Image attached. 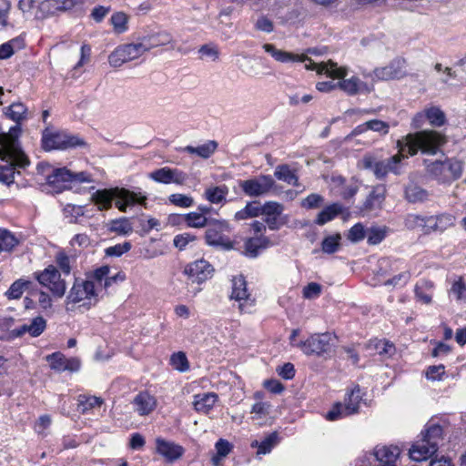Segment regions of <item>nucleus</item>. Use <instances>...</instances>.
Returning a JSON list of instances; mask_svg holds the SVG:
<instances>
[{"mask_svg": "<svg viewBox=\"0 0 466 466\" xmlns=\"http://www.w3.org/2000/svg\"><path fill=\"white\" fill-rule=\"evenodd\" d=\"M446 142V137L435 130L410 133L397 141L399 151L394 156L378 160L369 155L361 159L360 164L363 168L371 170L378 179H383L390 173L399 176L402 173L403 160L409 156H415L419 151L435 155Z\"/></svg>", "mask_w": 466, "mask_h": 466, "instance_id": "f257e3e1", "label": "nucleus"}, {"mask_svg": "<svg viewBox=\"0 0 466 466\" xmlns=\"http://www.w3.org/2000/svg\"><path fill=\"white\" fill-rule=\"evenodd\" d=\"M262 48L277 62L305 63V68L308 70H315L318 74H326L333 79H339V88L349 96L369 94L373 90V85H370L361 80L358 76L353 75L347 77L348 68L346 66H339L337 63L331 60L319 63L314 62L307 55H299L282 49H278L276 46L268 43L263 44Z\"/></svg>", "mask_w": 466, "mask_h": 466, "instance_id": "f03ea898", "label": "nucleus"}, {"mask_svg": "<svg viewBox=\"0 0 466 466\" xmlns=\"http://www.w3.org/2000/svg\"><path fill=\"white\" fill-rule=\"evenodd\" d=\"M108 266H102L86 274L85 279H76L66 299L68 311L76 309L87 310L95 306L102 293L117 279L124 280L120 273L109 276Z\"/></svg>", "mask_w": 466, "mask_h": 466, "instance_id": "7ed1b4c3", "label": "nucleus"}, {"mask_svg": "<svg viewBox=\"0 0 466 466\" xmlns=\"http://www.w3.org/2000/svg\"><path fill=\"white\" fill-rule=\"evenodd\" d=\"M19 128L12 127L8 133L0 134V182L10 185L14 182L15 167L25 168L29 165L27 157L18 143Z\"/></svg>", "mask_w": 466, "mask_h": 466, "instance_id": "20e7f679", "label": "nucleus"}, {"mask_svg": "<svg viewBox=\"0 0 466 466\" xmlns=\"http://www.w3.org/2000/svg\"><path fill=\"white\" fill-rule=\"evenodd\" d=\"M91 200L99 210H107L112 207V201L121 212H126L127 207L135 204L146 205L147 197L140 193H135L124 187H112L109 189L96 190L91 197Z\"/></svg>", "mask_w": 466, "mask_h": 466, "instance_id": "39448f33", "label": "nucleus"}, {"mask_svg": "<svg viewBox=\"0 0 466 466\" xmlns=\"http://www.w3.org/2000/svg\"><path fill=\"white\" fill-rule=\"evenodd\" d=\"M442 436L443 430L440 425L427 424L425 430L420 433V438L410 449V459L415 461H422L431 458L438 451Z\"/></svg>", "mask_w": 466, "mask_h": 466, "instance_id": "423d86ee", "label": "nucleus"}, {"mask_svg": "<svg viewBox=\"0 0 466 466\" xmlns=\"http://www.w3.org/2000/svg\"><path fill=\"white\" fill-rule=\"evenodd\" d=\"M149 50L150 45L146 38L138 43L121 45L108 56V63L113 67H119L125 63L139 58Z\"/></svg>", "mask_w": 466, "mask_h": 466, "instance_id": "0eeeda50", "label": "nucleus"}, {"mask_svg": "<svg viewBox=\"0 0 466 466\" xmlns=\"http://www.w3.org/2000/svg\"><path fill=\"white\" fill-rule=\"evenodd\" d=\"M425 164L428 174L441 182L457 179L462 173V163L454 158L425 161Z\"/></svg>", "mask_w": 466, "mask_h": 466, "instance_id": "6e6552de", "label": "nucleus"}, {"mask_svg": "<svg viewBox=\"0 0 466 466\" xmlns=\"http://www.w3.org/2000/svg\"><path fill=\"white\" fill-rule=\"evenodd\" d=\"M84 144L79 137L49 127L43 131L42 145L45 150L66 149Z\"/></svg>", "mask_w": 466, "mask_h": 466, "instance_id": "1a4fd4ad", "label": "nucleus"}, {"mask_svg": "<svg viewBox=\"0 0 466 466\" xmlns=\"http://www.w3.org/2000/svg\"><path fill=\"white\" fill-rule=\"evenodd\" d=\"M335 340L336 336L329 332L315 333L295 346L299 348L306 355L321 356L331 350Z\"/></svg>", "mask_w": 466, "mask_h": 466, "instance_id": "9d476101", "label": "nucleus"}, {"mask_svg": "<svg viewBox=\"0 0 466 466\" xmlns=\"http://www.w3.org/2000/svg\"><path fill=\"white\" fill-rule=\"evenodd\" d=\"M360 400V389L357 386L346 394L343 403L337 402L333 405L332 409L327 413L326 419L329 420H337L357 413Z\"/></svg>", "mask_w": 466, "mask_h": 466, "instance_id": "9b49d317", "label": "nucleus"}, {"mask_svg": "<svg viewBox=\"0 0 466 466\" xmlns=\"http://www.w3.org/2000/svg\"><path fill=\"white\" fill-rule=\"evenodd\" d=\"M230 298L238 301V309L241 313H251L255 306V299L250 297L247 289V282L243 276L232 279V292Z\"/></svg>", "mask_w": 466, "mask_h": 466, "instance_id": "f8f14e48", "label": "nucleus"}, {"mask_svg": "<svg viewBox=\"0 0 466 466\" xmlns=\"http://www.w3.org/2000/svg\"><path fill=\"white\" fill-rule=\"evenodd\" d=\"M38 282L49 289V290L56 296L61 298L66 292V282L61 279L60 273L54 266L47 267L42 272L35 274Z\"/></svg>", "mask_w": 466, "mask_h": 466, "instance_id": "ddd939ff", "label": "nucleus"}, {"mask_svg": "<svg viewBox=\"0 0 466 466\" xmlns=\"http://www.w3.org/2000/svg\"><path fill=\"white\" fill-rule=\"evenodd\" d=\"M274 184V179L270 176L262 175L255 178L240 181L239 187L247 196L259 197L267 195Z\"/></svg>", "mask_w": 466, "mask_h": 466, "instance_id": "4468645a", "label": "nucleus"}, {"mask_svg": "<svg viewBox=\"0 0 466 466\" xmlns=\"http://www.w3.org/2000/svg\"><path fill=\"white\" fill-rule=\"evenodd\" d=\"M370 76L373 82L400 79L405 76V62L395 59L386 66L375 68Z\"/></svg>", "mask_w": 466, "mask_h": 466, "instance_id": "2eb2a0df", "label": "nucleus"}, {"mask_svg": "<svg viewBox=\"0 0 466 466\" xmlns=\"http://www.w3.org/2000/svg\"><path fill=\"white\" fill-rule=\"evenodd\" d=\"M207 226L206 241L208 245L231 248L229 242L223 237V233L228 230V225L226 221L211 219Z\"/></svg>", "mask_w": 466, "mask_h": 466, "instance_id": "dca6fc26", "label": "nucleus"}, {"mask_svg": "<svg viewBox=\"0 0 466 466\" xmlns=\"http://www.w3.org/2000/svg\"><path fill=\"white\" fill-rule=\"evenodd\" d=\"M214 269L205 259H198L186 266L184 272L192 282L202 283L210 279Z\"/></svg>", "mask_w": 466, "mask_h": 466, "instance_id": "f3484780", "label": "nucleus"}, {"mask_svg": "<svg viewBox=\"0 0 466 466\" xmlns=\"http://www.w3.org/2000/svg\"><path fill=\"white\" fill-rule=\"evenodd\" d=\"M46 360L52 370L62 372V371H77L80 369L81 362L77 358L66 359L62 353L55 352L51 355L46 356Z\"/></svg>", "mask_w": 466, "mask_h": 466, "instance_id": "a211bd4d", "label": "nucleus"}, {"mask_svg": "<svg viewBox=\"0 0 466 466\" xmlns=\"http://www.w3.org/2000/svg\"><path fill=\"white\" fill-rule=\"evenodd\" d=\"M132 404L136 412L140 416H147L155 410L157 400L155 396L147 391H141L135 396Z\"/></svg>", "mask_w": 466, "mask_h": 466, "instance_id": "6ab92c4d", "label": "nucleus"}, {"mask_svg": "<svg viewBox=\"0 0 466 466\" xmlns=\"http://www.w3.org/2000/svg\"><path fill=\"white\" fill-rule=\"evenodd\" d=\"M156 450L157 453L168 461L179 459L184 453V448L182 446L162 438L156 439Z\"/></svg>", "mask_w": 466, "mask_h": 466, "instance_id": "aec40b11", "label": "nucleus"}, {"mask_svg": "<svg viewBox=\"0 0 466 466\" xmlns=\"http://www.w3.org/2000/svg\"><path fill=\"white\" fill-rule=\"evenodd\" d=\"M148 177L157 182L164 184L176 183L182 185L186 180V176L182 172L169 167L159 168L151 172Z\"/></svg>", "mask_w": 466, "mask_h": 466, "instance_id": "412c9836", "label": "nucleus"}, {"mask_svg": "<svg viewBox=\"0 0 466 466\" xmlns=\"http://www.w3.org/2000/svg\"><path fill=\"white\" fill-rule=\"evenodd\" d=\"M456 218L451 213H440L430 216L428 220V234L431 232H443L454 226Z\"/></svg>", "mask_w": 466, "mask_h": 466, "instance_id": "4be33fe9", "label": "nucleus"}, {"mask_svg": "<svg viewBox=\"0 0 466 466\" xmlns=\"http://www.w3.org/2000/svg\"><path fill=\"white\" fill-rule=\"evenodd\" d=\"M218 400V396L214 392L196 394L193 407L196 411L207 414L213 409Z\"/></svg>", "mask_w": 466, "mask_h": 466, "instance_id": "5701e85b", "label": "nucleus"}, {"mask_svg": "<svg viewBox=\"0 0 466 466\" xmlns=\"http://www.w3.org/2000/svg\"><path fill=\"white\" fill-rule=\"evenodd\" d=\"M271 245L269 239L265 236H254L246 239L244 243V254L249 258H256L260 249Z\"/></svg>", "mask_w": 466, "mask_h": 466, "instance_id": "b1692460", "label": "nucleus"}, {"mask_svg": "<svg viewBox=\"0 0 466 466\" xmlns=\"http://www.w3.org/2000/svg\"><path fill=\"white\" fill-rule=\"evenodd\" d=\"M400 452V449L397 446L378 445L374 449L373 455L381 464H386L394 463Z\"/></svg>", "mask_w": 466, "mask_h": 466, "instance_id": "393cba45", "label": "nucleus"}, {"mask_svg": "<svg viewBox=\"0 0 466 466\" xmlns=\"http://www.w3.org/2000/svg\"><path fill=\"white\" fill-rule=\"evenodd\" d=\"M46 328V319L41 317H35L31 319L30 323L24 324L15 329L17 336H22L28 333L31 337H38L43 333Z\"/></svg>", "mask_w": 466, "mask_h": 466, "instance_id": "a878e982", "label": "nucleus"}, {"mask_svg": "<svg viewBox=\"0 0 466 466\" xmlns=\"http://www.w3.org/2000/svg\"><path fill=\"white\" fill-rule=\"evenodd\" d=\"M73 181V173L63 167L57 168L47 177V183L58 191L66 187L65 183Z\"/></svg>", "mask_w": 466, "mask_h": 466, "instance_id": "bb28decb", "label": "nucleus"}, {"mask_svg": "<svg viewBox=\"0 0 466 466\" xmlns=\"http://www.w3.org/2000/svg\"><path fill=\"white\" fill-rule=\"evenodd\" d=\"M228 188L226 185L209 187L204 192V198L212 204H221L226 201Z\"/></svg>", "mask_w": 466, "mask_h": 466, "instance_id": "cd10ccee", "label": "nucleus"}, {"mask_svg": "<svg viewBox=\"0 0 466 466\" xmlns=\"http://www.w3.org/2000/svg\"><path fill=\"white\" fill-rule=\"evenodd\" d=\"M385 198V188L383 187H376L369 195L364 208L366 210H375L381 207L382 202Z\"/></svg>", "mask_w": 466, "mask_h": 466, "instance_id": "c85d7f7f", "label": "nucleus"}, {"mask_svg": "<svg viewBox=\"0 0 466 466\" xmlns=\"http://www.w3.org/2000/svg\"><path fill=\"white\" fill-rule=\"evenodd\" d=\"M5 115L20 129L19 123L26 118V108L22 103H14L5 108Z\"/></svg>", "mask_w": 466, "mask_h": 466, "instance_id": "c756f323", "label": "nucleus"}, {"mask_svg": "<svg viewBox=\"0 0 466 466\" xmlns=\"http://www.w3.org/2000/svg\"><path fill=\"white\" fill-rule=\"evenodd\" d=\"M217 147V142L210 140L198 147L187 146L184 148V151L189 154H197L202 158H208L216 151Z\"/></svg>", "mask_w": 466, "mask_h": 466, "instance_id": "7c9ffc66", "label": "nucleus"}, {"mask_svg": "<svg viewBox=\"0 0 466 466\" xmlns=\"http://www.w3.org/2000/svg\"><path fill=\"white\" fill-rule=\"evenodd\" d=\"M274 176L281 181L291 186L299 185V178L295 172L288 165H279L276 167Z\"/></svg>", "mask_w": 466, "mask_h": 466, "instance_id": "2f4dec72", "label": "nucleus"}, {"mask_svg": "<svg viewBox=\"0 0 466 466\" xmlns=\"http://www.w3.org/2000/svg\"><path fill=\"white\" fill-rule=\"evenodd\" d=\"M428 220L429 217L409 214L405 218V226L409 229H420L423 233L428 234Z\"/></svg>", "mask_w": 466, "mask_h": 466, "instance_id": "473e14b6", "label": "nucleus"}, {"mask_svg": "<svg viewBox=\"0 0 466 466\" xmlns=\"http://www.w3.org/2000/svg\"><path fill=\"white\" fill-rule=\"evenodd\" d=\"M433 284L431 281L423 280L415 288L416 297L419 301L430 304L432 298Z\"/></svg>", "mask_w": 466, "mask_h": 466, "instance_id": "72a5a7b5", "label": "nucleus"}, {"mask_svg": "<svg viewBox=\"0 0 466 466\" xmlns=\"http://www.w3.org/2000/svg\"><path fill=\"white\" fill-rule=\"evenodd\" d=\"M341 212V205L338 203L331 204L326 207L321 212H319L316 223L319 225H324L327 222L332 220L336 216H338Z\"/></svg>", "mask_w": 466, "mask_h": 466, "instance_id": "f704fd0d", "label": "nucleus"}, {"mask_svg": "<svg viewBox=\"0 0 466 466\" xmlns=\"http://www.w3.org/2000/svg\"><path fill=\"white\" fill-rule=\"evenodd\" d=\"M102 404L103 400L96 396L80 395L78 398V410L82 413L99 408Z\"/></svg>", "mask_w": 466, "mask_h": 466, "instance_id": "c9c22d12", "label": "nucleus"}, {"mask_svg": "<svg viewBox=\"0 0 466 466\" xmlns=\"http://www.w3.org/2000/svg\"><path fill=\"white\" fill-rule=\"evenodd\" d=\"M277 442L278 435L276 432H273L266 437L261 442H258V441H252L251 447L258 448V454H267L271 451Z\"/></svg>", "mask_w": 466, "mask_h": 466, "instance_id": "e433bc0d", "label": "nucleus"}, {"mask_svg": "<svg viewBox=\"0 0 466 466\" xmlns=\"http://www.w3.org/2000/svg\"><path fill=\"white\" fill-rule=\"evenodd\" d=\"M109 230L118 235H128L133 231V226L127 218H121L111 222Z\"/></svg>", "mask_w": 466, "mask_h": 466, "instance_id": "4c0bfd02", "label": "nucleus"}, {"mask_svg": "<svg viewBox=\"0 0 466 466\" xmlns=\"http://www.w3.org/2000/svg\"><path fill=\"white\" fill-rule=\"evenodd\" d=\"M427 120L432 127H441L446 122V116L442 110L439 107L431 106L426 108Z\"/></svg>", "mask_w": 466, "mask_h": 466, "instance_id": "58836bf2", "label": "nucleus"}, {"mask_svg": "<svg viewBox=\"0 0 466 466\" xmlns=\"http://www.w3.org/2000/svg\"><path fill=\"white\" fill-rule=\"evenodd\" d=\"M405 196L408 201L416 203L427 198V192L417 185L410 184L405 189Z\"/></svg>", "mask_w": 466, "mask_h": 466, "instance_id": "ea45409f", "label": "nucleus"}, {"mask_svg": "<svg viewBox=\"0 0 466 466\" xmlns=\"http://www.w3.org/2000/svg\"><path fill=\"white\" fill-rule=\"evenodd\" d=\"M24 46V41L22 38L17 37L10 40L0 46V59H6L10 57L15 49H19Z\"/></svg>", "mask_w": 466, "mask_h": 466, "instance_id": "a19ab883", "label": "nucleus"}, {"mask_svg": "<svg viewBox=\"0 0 466 466\" xmlns=\"http://www.w3.org/2000/svg\"><path fill=\"white\" fill-rule=\"evenodd\" d=\"M127 21L128 17L123 12L115 13L110 18L111 25L116 34H122L127 30Z\"/></svg>", "mask_w": 466, "mask_h": 466, "instance_id": "79ce46f5", "label": "nucleus"}, {"mask_svg": "<svg viewBox=\"0 0 466 466\" xmlns=\"http://www.w3.org/2000/svg\"><path fill=\"white\" fill-rule=\"evenodd\" d=\"M170 364L175 370L180 372H185L189 369L187 358L182 351L172 354L170 358Z\"/></svg>", "mask_w": 466, "mask_h": 466, "instance_id": "37998d69", "label": "nucleus"}, {"mask_svg": "<svg viewBox=\"0 0 466 466\" xmlns=\"http://www.w3.org/2000/svg\"><path fill=\"white\" fill-rule=\"evenodd\" d=\"M16 238L7 230H0V252L11 250L17 245Z\"/></svg>", "mask_w": 466, "mask_h": 466, "instance_id": "c03bdc74", "label": "nucleus"}, {"mask_svg": "<svg viewBox=\"0 0 466 466\" xmlns=\"http://www.w3.org/2000/svg\"><path fill=\"white\" fill-rule=\"evenodd\" d=\"M28 284V281L18 279L11 285L5 295L10 299H19L23 295L24 290L27 288Z\"/></svg>", "mask_w": 466, "mask_h": 466, "instance_id": "a18cd8bd", "label": "nucleus"}, {"mask_svg": "<svg viewBox=\"0 0 466 466\" xmlns=\"http://www.w3.org/2000/svg\"><path fill=\"white\" fill-rule=\"evenodd\" d=\"M56 262L62 272L68 275L71 271L72 264L75 262V258L67 256L64 252H58L56 256Z\"/></svg>", "mask_w": 466, "mask_h": 466, "instance_id": "49530a36", "label": "nucleus"}, {"mask_svg": "<svg viewBox=\"0 0 466 466\" xmlns=\"http://www.w3.org/2000/svg\"><path fill=\"white\" fill-rule=\"evenodd\" d=\"M198 53L200 54L201 58H206L213 62L217 61L219 57V49L214 44L202 46L199 48Z\"/></svg>", "mask_w": 466, "mask_h": 466, "instance_id": "de8ad7c7", "label": "nucleus"}, {"mask_svg": "<svg viewBox=\"0 0 466 466\" xmlns=\"http://www.w3.org/2000/svg\"><path fill=\"white\" fill-rule=\"evenodd\" d=\"M185 220L187 224L192 228H202L209 222L203 214L197 212H190L186 215Z\"/></svg>", "mask_w": 466, "mask_h": 466, "instance_id": "09e8293b", "label": "nucleus"}, {"mask_svg": "<svg viewBox=\"0 0 466 466\" xmlns=\"http://www.w3.org/2000/svg\"><path fill=\"white\" fill-rule=\"evenodd\" d=\"M147 43L150 45V49L170 44L172 42V36L168 33H159L156 35L145 37Z\"/></svg>", "mask_w": 466, "mask_h": 466, "instance_id": "8fccbe9b", "label": "nucleus"}, {"mask_svg": "<svg viewBox=\"0 0 466 466\" xmlns=\"http://www.w3.org/2000/svg\"><path fill=\"white\" fill-rule=\"evenodd\" d=\"M283 210V205L276 201H267L262 206V215L265 217L280 216L282 215Z\"/></svg>", "mask_w": 466, "mask_h": 466, "instance_id": "3c124183", "label": "nucleus"}, {"mask_svg": "<svg viewBox=\"0 0 466 466\" xmlns=\"http://www.w3.org/2000/svg\"><path fill=\"white\" fill-rule=\"evenodd\" d=\"M339 240L340 236L339 234L325 238L322 241V250L328 254L336 252L339 246Z\"/></svg>", "mask_w": 466, "mask_h": 466, "instance_id": "603ef678", "label": "nucleus"}, {"mask_svg": "<svg viewBox=\"0 0 466 466\" xmlns=\"http://www.w3.org/2000/svg\"><path fill=\"white\" fill-rule=\"evenodd\" d=\"M64 215L71 223H75L77 218L84 215V207L68 204L64 208Z\"/></svg>", "mask_w": 466, "mask_h": 466, "instance_id": "864d4df0", "label": "nucleus"}, {"mask_svg": "<svg viewBox=\"0 0 466 466\" xmlns=\"http://www.w3.org/2000/svg\"><path fill=\"white\" fill-rule=\"evenodd\" d=\"M168 200L170 203L181 208H189L194 203L191 197L183 194H172L169 196Z\"/></svg>", "mask_w": 466, "mask_h": 466, "instance_id": "5fc2aeb1", "label": "nucleus"}, {"mask_svg": "<svg viewBox=\"0 0 466 466\" xmlns=\"http://www.w3.org/2000/svg\"><path fill=\"white\" fill-rule=\"evenodd\" d=\"M265 223L268 225L269 229L278 230L282 226H284L288 223V216L287 215L268 216V217H266Z\"/></svg>", "mask_w": 466, "mask_h": 466, "instance_id": "6e6d98bb", "label": "nucleus"}, {"mask_svg": "<svg viewBox=\"0 0 466 466\" xmlns=\"http://www.w3.org/2000/svg\"><path fill=\"white\" fill-rule=\"evenodd\" d=\"M254 27L258 31H261L264 33H271L274 30L273 22L265 15H260L254 23Z\"/></svg>", "mask_w": 466, "mask_h": 466, "instance_id": "4d7b16f0", "label": "nucleus"}, {"mask_svg": "<svg viewBox=\"0 0 466 466\" xmlns=\"http://www.w3.org/2000/svg\"><path fill=\"white\" fill-rule=\"evenodd\" d=\"M131 248L130 242H124L122 244H116L115 246L109 247L106 248V255L107 256H114V257H120L124 253H127Z\"/></svg>", "mask_w": 466, "mask_h": 466, "instance_id": "13d9d810", "label": "nucleus"}, {"mask_svg": "<svg viewBox=\"0 0 466 466\" xmlns=\"http://www.w3.org/2000/svg\"><path fill=\"white\" fill-rule=\"evenodd\" d=\"M373 343L374 349L379 354L382 355H392L395 351L394 345L388 340L380 339L376 340Z\"/></svg>", "mask_w": 466, "mask_h": 466, "instance_id": "bf43d9fd", "label": "nucleus"}, {"mask_svg": "<svg viewBox=\"0 0 466 466\" xmlns=\"http://www.w3.org/2000/svg\"><path fill=\"white\" fill-rule=\"evenodd\" d=\"M321 286L316 282H310L303 289V297L308 299H314L319 297Z\"/></svg>", "mask_w": 466, "mask_h": 466, "instance_id": "052dcab7", "label": "nucleus"}, {"mask_svg": "<svg viewBox=\"0 0 466 466\" xmlns=\"http://www.w3.org/2000/svg\"><path fill=\"white\" fill-rule=\"evenodd\" d=\"M451 295L458 301L466 300V286L461 279L453 283Z\"/></svg>", "mask_w": 466, "mask_h": 466, "instance_id": "680f3d73", "label": "nucleus"}, {"mask_svg": "<svg viewBox=\"0 0 466 466\" xmlns=\"http://www.w3.org/2000/svg\"><path fill=\"white\" fill-rule=\"evenodd\" d=\"M367 122L369 130L380 133V135H387L389 133L390 126L388 123L379 119H373Z\"/></svg>", "mask_w": 466, "mask_h": 466, "instance_id": "e2e57ef3", "label": "nucleus"}, {"mask_svg": "<svg viewBox=\"0 0 466 466\" xmlns=\"http://www.w3.org/2000/svg\"><path fill=\"white\" fill-rule=\"evenodd\" d=\"M51 417L49 415H42L38 418V420L35 423V431L39 435H46V431L49 428L51 425Z\"/></svg>", "mask_w": 466, "mask_h": 466, "instance_id": "0e129e2a", "label": "nucleus"}, {"mask_svg": "<svg viewBox=\"0 0 466 466\" xmlns=\"http://www.w3.org/2000/svg\"><path fill=\"white\" fill-rule=\"evenodd\" d=\"M365 238L364 227L358 223L354 225L348 233V238L352 242H359Z\"/></svg>", "mask_w": 466, "mask_h": 466, "instance_id": "69168bd1", "label": "nucleus"}, {"mask_svg": "<svg viewBox=\"0 0 466 466\" xmlns=\"http://www.w3.org/2000/svg\"><path fill=\"white\" fill-rule=\"evenodd\" d=\"M359 190V183L356 180H351L349 183L345 182L343 188L340 190V195L344 198H352Z\"/></svg>", "mask_w": 466, "mask_h": 466, "instance_id": "338daca9", "label": "nucleus"}, {"mask_svg": "<svg viewBox=\"0 0 466 466\" xmlns=\"http://www.w3.org/2000/svg\"><path fill=\"white\" fill-rule=\"evenodd\" d=\"M195 240V238L188 233L180 234L175 237L174 245L180 250L184 249L189 242Z\"/></svg>", "mask_w": 466, "mask_h": 466, "instance_id": "774afa93", "label": "nucleus"}]
</instances>
